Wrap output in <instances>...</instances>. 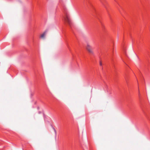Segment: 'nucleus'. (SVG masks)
Returning a JSON list of instances; mask_svg holds the SVG:
<instances>
[{
    "label": "nucleus",
    "instance_id": "nucleus-1",
    "mask_svg": "<svg viewBox=\"0 0 150 150\" xmlns=\"http://www.w3.org/2000/svg\"><path fill=\"white\" fill-rule=\"evenodd\" d=\"M63 12H64L65 14V16L64 17L65 21L70 26H71V23L70 19L69 14L67 13V10L66 8H64Z\"/></svg>",
    "mask_w": 150,
    "mask_h": 150
},
{
    "label": "nucleus",
    "instance_id": "nucleus-2",
    "mask_svg": "<svg viewBox=\"0 0 150 150\" xmlns=\"http://www.w3.org/2000/svg\"><path fill=\"white\" fill-rule=\"evenodd\" d=\"M86 50L90 54H93V52L92 51V48L88 44L86 47Z\"/></svg>",
    "mask_w": 150,
    "mask_h": 150
},
{
    "label": "nucleus",
    "instance_id": "nucleus-3",
    "mask_svg": "<svg viewBox=\"0 0 150 150\" xmlns=\"http://www.w3.org/2000/svg\"><path fill=\"white\" fill-rule=\"evenodd\" d=\"M48 30H46L44 32V33L42 34L40 36V37L41 38H44L45 35L46 34V33H47V32Z\"/></svg>",
    "mask_w": 150,
    "mask_h": 150
},
{
    "label": "nucleus",
    "instance_id": "nucleus-4",
    "mask_svg": "<svg viewBox=\"0 0 150 150\" xmlns=\"http://www.w3.org/2000/svg\"><path fill=\"white\" fill-rule=\"evenodd\" d=\"M52 128L53 129V130H54V131L55 133V134L56 135L57 134V131H56V130H55V129L54 127H52Z\"/></svg>",
    "mask_w": 150,
    "mask_h": 150
},
{
    "label": "nucleus",
    "instance_id": "nucleus-5",
    "mask_svg": "<svg viewBox=\"0 0 150 150\" xmlns=\"http://www.w3.org/2000/svg\"><path fill=\"white\" fill-rule=\"evenodd\" d=\"M100 1H101V3L103 4V5H105L103 3V2H102V1H101V0H100Z\"/></svg>",
    "mask_w": 150,
    "mask_h": 150
},
{
    "label": "nucleus",
    "instance_id": "nucleus-6",
    "mask_svg": "<svg viewBox=\"0 0 150 150\" xmlns=\"http://www.w3.org/2000/svg\"><path fill=\"white\" fill-rule=\"evenodd\" d=\"M100 66H101L102 65V64L101 62H100Z\"/></svg>",
    "mask_w": 150,
    "mask_h": 150
},
{
    "label": "nucleus",
    "instance_id": "nucleus-7",
    "mask_svg": "<svg viewBox=\"0 0 150 150\" xmlns=\"http://www.w3.org/2000/svg\"><path fill=\"white\" fill-rule=\"evenodd\" d=\"M39 114H40V112H39Z\"/></svg>",
    "mask_w": 150,
    "mask_h": 150
}]
</instances>
